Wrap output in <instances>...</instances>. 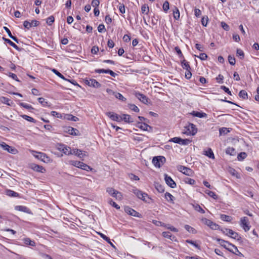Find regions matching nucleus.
<instances>
[{
    "instance_id": "f257e3e1",
    "label": "nucleus",
    "mask_w": 259,
    "mask_h": 259,
    "mask_svg": "<svg viewBox=\"0 0 259 259\" xmlns=\"http://www.w3.org/2000/svg\"><path fill=\"white\" fill-rule=\"evenodd\" d=\"M217 241L222 246L224 247L225 249L229 250L230 252H232L233 253L239 256H243V254L238 250L237 247L234 244L230 243L227 241H225L220 238H218Z\"/></svg>"
},
{
    "instance_id": "f03ea898",
    "label": "nucleus",
    "mask_w": 259,
    "mask_h": 259,
    "mask_svg": "<svg viewBox=\"0 0 259 259\" xmlns=\"http://www.w3.org/2000/svg\"><path fill=\"white\" fill-rule=\"evenodd\" d=\"M197 128L196 127L195 125L193 123H189L185 127V131L183 133L187 135L194 136L197 133Z\"/></svg>"
},
{
    "instance_id": "7ed1b4c3",
    "label": "nucleus",
    "mask_w": 259,
    "mask_h": 259,
    "mask_svg": "<svg viewBox=\"0 0 259 259\" xmlns=\"http://www.w3.org/2000/svg\"><path fill=\"white\" fill-rule=\"evenodd\" d=\"M70 163L76 167L86 171H91L92 170V168L91 166L81 161L72 160L70 161Z\"/></svg>"
},
{
    "instance_id": "20e7f679",
    "label": "nucleus",
    "mask_w": 259,
    "mask_h": 259,
    "mask_svg": "<svg viewBox=\"0 0 259 259\" xmlns=\"http://www.w3.org/2000/svg\"><path fill=\"white\" fill-rule=\"evenodd\" d=\"M32 153L35 157L45 162L50 161L49 157L44 153L32 151Z\"/></svg>"
},
{
    "instance_id": "39448f33",
    "label": "nucleus",
    "mask_w": 259,
    "mask_h": 259,
    "mask_svg": "<svg viewBox=\"0 0 259 259\" xmlns=\"http://www.w3.org/2000/svg\"><path fill=\"white\" fill-rule=\"evenodd\" d=\"M166 161L165 158L163 156H155L153 158L152 163L157 167H160Z\"/></svg>"
},
{
    "instance_id": "423d86ee",
    "label": "nucleus",
    "mask_w": 259,
    "mask_h": 259,
    "mask_svg": "<svg viewBox=\"0 0 259 259\" xmlns=\"http://www.w3.org/2000/svg\"><path fill=\"white\" fill-rule=\"evenodd\" d=\"M106 191L109 195L115 197L116 199L121 200L122 198L121 193L112 188H107Z\"/></svg>"
},
{
    "instance_id": "0eeeda50",
    "label": "nucleus",
    "mask_w": 259,
    "mask_h": 259,
    "mask_svg": "<svg viewBox=\"0 0 259 259\" xmlns=\"http://www.w3.org/2000/svg\"><path fill=\"white\" fill-rule=\"evenodd\" d=\"M133 192L141 200L147 202V200L146 199V197H148L149 199H150V198L148 197V195L147 193H144L141 190L138 189H134L133 190Z\"/></svg>"
},
{
    "instance_id": "6e6552de",
    "label": "nucleus",
    "mask_w": 259,
    "mask_h": 259,
    "mask_svg": "<svg viewBox=\"0 0 259 259\" xmlns=\"http://www.w3.org/2000/svg\"><path fill=\"white\" fill-rule=\"evenodd\" d=\"M203 223L209 226L212 230H218L220 229V227L217 224L213 223L211 220L206 218L203 219L202 220Z\"/></svg>"
},
{
    "instance_id": "1a4fd4ad",
    "label": "nucleus",
    "mask_w": 259,
    "mask_h": 259,
    "mask_svg": "<svg viewBox=\"0 0 259 259\" xmlns=\"http://www.w3.org/2000/svg\"><path fill=\"white\" fill-rule=\"evenodd\" d=\"M240 226L245 232L249 230L250 226L249 225L248 219L247 217H244L241 219Z\"/></svg>"
},
{
    "instance_id": "9d476101",
    "label": "nucleus",
    "mask_w": 259,
    "mask_h": 259,
    "mask_svg": "<svg viewBox=\"0 0 259 259\" xmlns=\"http://www.w3.org/2000/svg\"><path fill=\"white\" fill-rule=\"evenodd\" d=\"M84 82L88 85L95 88H99L101 87V84L95 79H85Z\"/></svg>"
},
{
    "instance_id": "9b49d317",
    "label": "nucleus",
    "mask_w": 259,
    "mask_h": 259,
    "mask_svg": "<svg viewBox=\"0 0 259 259\" xmlns=\"http://www.w3.org/2000/svg\"><path fill=\"white\" fill-rule=\"evenodd\" d=\"M106 115L113 121L117 122H120L122 121V117L113 112H106Z\"/></svg>"
},
{
    "instance_id": "f8f14e48",
    "label": "nucleus",
    "mask_w": 259,
    "mask_h": 259,
    "mask_svg": "<svg viewBox=\"0 0 259 259\" xmlns=\"http://www.w3.org/2000/svg\"><path fill=\"white\" fill-rule=\"evenodd\" d=\"M179 170L180 171L188 176H192L194 174V171L191 168L185 166L180 165L179 167Z\"/></svg>"
},
{
    "instance_id": "ddd939ff",
    "label": "nucleus",
    "mask_w": 259,
    "mask_h": 259,
    "mask_svg": "<svg viewBox=\"0 0 259 259\" xmlns=\"http://www.w3.org/2000/svg\"><path fill=\"white\" fill-rule=\"evenodd\" d=\"M0 146L4 150L12 154H15L17 150L12 147L7 145L6 143L2 142L0 143Z\"/></svg>"
},
{
    "instance_id": "4468645a",
    "label": "nucleus",
    "mask_w": 259,
    "mask_h": 259,
    "mask_svg": "<svg viewBox=\"0 0 259 259\" xmlns=\"http://www.w3.org/2000/svg\"><path fill=\"white\" fill-rule=\"evenodd\" d=\"M164 180L166 184L170 188H175L176 187L177 185L175 182L170 176H168L167 174L164 175Z\"/></svg>"
},
{
    "instance_id": "2eb2a0df",
    "label": "nucleus",
    "mask_w": 259,
    "mask_h": 259,
    "mask_svg": "<svg viewBox=\"0 0 259 259\" xmlns=\"http://www.w3.org/2000/svg\"><path fill=\"white\" fill-rule=\"evenodd\" d=\"M124 211L127 214H128L132 216H134V217H138V218H141V214L140 213H139L138 212L135 210L134 209L128 207V206H126L125 207Z\"/></svg>"
},
{
    "instance_id": "dca6fc26",
    "label": "nucleus",
    "mask_w": 259,
    "mask_h": 259,
    "mask_svg": "<svg viewBox=\"0 0 259 259\" xmlns=\"http://www.w3.org/2000/svg\"><path fill=\"white\" fill-rule=\"evenodd\" d=\"M87 152L83 151L81 150L80 149H73L71 150V155H75L79 157V158H82L84 156H87L86 154Z\"/></svg>"
},
{
    "instance_id": "f3484780",
    "label": "nucleus",
    "mask_w": 259,
    "mask_h": 259,
    "mask_svg": "<svg viewBox=\"0 0 259 259\" xmlns=\"http://www.w3.org/2000/svg\"><path fill=\"white\" fill-rule=\"evenodd\" d=\"M228 236L237 240L238 241L241 242L242 241V238L239 234L231 229H230V231H229Z\"/></svg>"
},
{
    "instance_id": "a211bd4d",
    "label": "nucleus",
    "mask_w": 259,
    "mask_h": 259,
    "mask_svg": "<svg viewBox=\"0 0 259 259\" xmlns=\"http://www.w3.org/2000/svg\"><path fill=\"white\" fill-rule=\"evenodd\" d=\"M136 97L142 103L147 104L148 103V98L144 94L140 93H136Z\"/></svg>"
},
{
    "instance_id": "6ab92c4d",
    "label": "nucleus",
    "mask_w": 259,
    "mask_h": 259,
    "mask_svg": "<svg viewBox=\"0 0 259 259\" xmlns=\"http://www.w3.org/2000/svg\"><path fill=\"white\" fill-rule=\"evenodd\" d=\"M162 235L163 237L168 238L172 241L178 242L176 237L169 232H163Z\"/></svg>"
},
{
    "instance_id": "aec40b11",
    "label": "nucleus",
    "mask_w": 259,
    "mask_h": 259,
    "mask_svg": "<svg viewBox=\"0 0 259 259\" xmlns=\"http://www.w3.org/2000/svg\"><path fill=\"white\" fill-rule=\"evenodd\" d=\"M65 131L69 134L73 136H77L79 133V131L77 129L70 126L66 127Z\"/></svg>"
},
{
    "instance_id": "412c9836",
    "label": "nucleus",
    "mask_w": 259,
    "mask_h": 259,
    "mask_svg": "<svg viewBox=\"0 0 259 259\" xmlns=\"http://www.w3.org/2000/svg\"><path fill=\"white\" fill-rule=\"evenodd\" d=\"M15 209L17 210L26 212L27 213H30L31 211L29 208L26 206L22 205H17L15 207Z\"/></svg>"
},
{
    "instance_id": "4be33fe9",
    "label": "nucleus",
    "mask_w": 259,
    "mask_h": 259,
    "mask_svg": "<svg viewBox=\"0 0 259 259\" xmlns=\"http://www.w3.org/2000/svg\"><path fill=\"white\" fill-rule=\"evenodd\" d=\"M31 168L33 170H34V171H37V172H40L43 173L46 171V170L44 167H42V166L37 165V164H33L32 165Z\"/></svg>"
},
{
    "instance_id": "5701e85b",
    "label": "nucleus",
    "mask_w": 259,
    "mask_h": 259,
    "mask_svg": "<svg viewBox=\"0 0 259 259\" xmlns=\"http://www.w3.org/2000/svg\"><path fill=\"white\" fill-rule=\"evenodd\" d=\"M122 120L126 123H132L134 121V119L128 114H123L122 115Z\"/></svg>"
},
{
    "instance_id": "b1692460",
    "label": "nucleus",
    "mask_w": 259,
    "mask_h": 259,
    "mask_svg": "<svg viewBox=\"0 0 259 259\" xmlns=\"http://www.w3.org/2000/svg\"><path fill=\"white\" fill-rule=\"evenodd\" d=\"M23 242L27 245H30L31 246H35V242L33 240H31L29 238H24L23 239Z\"/></svg>"
},
{
    "instance_id": "393cba45",
    "label": "nucleus",
    "mask_w": 259,
    "mask_h": 259,
    "mask_svg": "<svg viewBox=\"0 0 259 259\" xmlns=\"http://www.w3.org/2000/svg\"><path fill=\"white\" fill-rule=\"evenodd\" d=\"M3 40L4 41L9 44L11 46L13 47L14 48H15L17 51H20L21 49L19 48L15 43H14L13 41H12L10 39L8 38H6L5 37H3Z\"/></svg>"
},
{
    "instance_id": "a878e982",
    "label": "nucleus",
    "mask_w": 259,
    "mask_h": 259,
    "mask_svg": "<svg viewBox=\"0 0 259 259\" xmlns=\"http://www.w3.org/2000/svg\"><path fill=\"white\" fill-rule=\"evenodd\" d=\"M191 114L194 116L199 118H204L207 117V114L205 113L202 112L193 111Z\"/></svg>"
},
{
    "instance_id": "bb28decb",
    "label": "nucleus",
    "mask_w": 259,
    "mask_h": 259,
    "mask_svg": "<svg viewBox=\"0 0 259 259\" xmlns=\"http://www.w3.org/2000/svg\"><path fill=\"white\" fill-rule=\"evenodd\" d=\"M6 194L8 196L13 197H18L19 195V194L18 193L10 189L7 190L6 191Z\"/></svg>"
},
{
    "instance_id": "cd10ccee",
    "label": "nucleus",
    "mask_w": 259,
    "mask_h": 259,
    "mask_svg": "<svg viewBox=\"0 0 259 259\" xmlns=\"http://www.w3.org/2000/svg\"><path fill=\"white\" fill-rule=\"evenodd\" d=\"M138 124H141V125H137V127H138L139 128L143 131H148V128H149L150 129L152 128V127L147 123L139 122Z\"/></svg>"
},
{
    "instance_id": "c85d7f7f",
    "label": "nucleus",
    "mask_w": 259,
    "mask_h": 259,
    "mask_svg": "<svg viewBox=\"0 0 259 259\" xmlns=\"http://www.w3.org/2000/svg\"><path fill=\"white\" fill-rule=\"evenodd\" d=\"M174 18L178 20L180 18V12L177 7H174L172 10Z\"/></svg>"
},
{
    "instance_id": "c756f323",
    "label": "nucleus",
    "mask_w": 259,
    "mask_h": 259,
    "mask_svg": "<svg viewBox=\"0 0 259 259\" xmlns=\"http://www.w3.org/2000/svg\"><path fill=\"white\" fill-rule=\"evenodd\" d=\"M38 101L41 105L44 107H49L50 106V103L46 101L45 99L42 97H40L38 98Z\"/></svg>"
},
{
    "instance_id": "7c9ffc66",
    "label": "nucleus",
    "mask_w": 259,
    "mask_h": 259,
    "mask_svg": "<svg viewBox=\"0 0 259 259\" xmlns=\"http://www.w3.org/2000/svg\"><path fill=\"white\" fill-rule=\"evenodd\" d=\"M181 66L183 69H186V70H191V67L189 64V62L186 61L185 60H183L181 62Z\"/></svg>"
},
{
    "instance_id": "2f4dec72",
    "label": "nucleus",
    "mask_w": 259,
    "mask_h": 259,
    "mask_svg": "<svg viewBox=\"0 0 259 259\" xmlns=\"http://www.w3.org/2000/svg\"><path fill=\"white\" fill-rule=\"evenodd\" d=\"M205 155L211 159H214V155L213 152L211 148H208L207 151H205Z\"/></svg>"
},
{
    "instance_id": "473e14b6",
    "label": "nucleus",
    "mask_w": 259,
    "mask_h": 259,
    "mask_svg": "<svg viewBox=\"0 0 259 259\" xmlns=\"http://www.w3.org/2000/svg\"><path fill=\"white\" fill-rule=\"evenodd\" d=\"M183 181L186 184H188L191 185H194L196 183L194 179H192L188 177L185 178Z\"/></svg>"
},
{
    "instance_id": "72a5a7b5",
    "label": "nucleus",
    "mask_w": 259,
    "mask_h": 259,
    "mask_svg": "<svg viewBox=\"0 0 259 259\" xmlns=\"http://www.w3.org/2000/svg\"><path fill=\"white\" fill-rule=\"evenodd\" d=\"M239 96L240 98L245 100L248 98V95L245 90H241L239 93Z\"/></svg>"
},
{
    "instance_id": "f704fd0d",
    "label": "nucleus",
    "mask_w": 259,
    "mask_h": 259,
    "mask_svg": "<svg viewBox=\"0 0 259 259\" xmlns=\"http://www.w3.org/2000/svg\"><path fill=\"white\" fill-rule=\"evenodd\" d=\"M21 117H22L23 119L30 122H33V123H35L36 122V120L32 117H30L27 115H25V114H23V115H20Z\"/></svg>"
},
{
    "instance_id": "c9c22d12",
    "label": "nucleus",
    "mask_w": 259,
    "mask_h": 259,
    "mask_svg": "<svg viewBox=\"0 0 259 259\" xmlns=\"http://www.w3.org/2000/svg\"><path fill=\"white\" fill-rule=\"evenodd\" d=\"M165 198L168 202H173L174 197L169 193H165Z\"/></svg>"
},
{
    "instance_id": "e433bc0d",
    "label": "nucleus",
    "mask_w": 259,
    "mask_h": 259,
    "mask_svg": "<svg viewBox=\"0 0 259 259\" xmlns=\"http://www.w3.org/2000/svg\"><path fill=\"white\" fill-rule=\"evenodd\" d=\"M221 219L222 220L228 222H230L232 220V217L229 215H227L224 214H222L221 215Z\"/></svg>"
},
{
    "instance_id": "4c0bfd02",
    "label": "nucleus",
    "mask_w": 259,
    "mask_h": 259,
    "mask_svg": "<svg viewBox=\"0 0 259 259\" xmlns=\"http://www.w3.org/2000/svg\"><path fill=\"white\" fill-rule=\"evenodd\" d=\"M205 193L206 194H207L209 196H210V197L213 198L214 199H216L218 198V196L216 195V194L214 192H212V191H211L208 190H206L205 191Z\"/></svg>"
},
{
    "instance_id": "58836bf2",
    "label": "nucleus",
    "mask_w": 259,
    "mask_h": 259,
    "mask_svg": "<svg viewBox=\"0 0 259 259\" xmlns=\"http://www.w3.org/2000/svg\"><path fill=\"white\" fill-rule=\"evenodd\" d=\"M226 153L230 155H234L235 154V149L233 147H228L226 150Z\"/></svg>"
},
{
    "instance_id": "ea45409f",
    "label": "nucleus",
    "mask_w": 259,
    "mask_h": 259,
    "mask_svg": "<svg viewBox=\"0 0 259 259\" xmlns=\"http://www.w3.org/2000/svg\"><path fill=\"white\" fill-rule=\"evenodd\" d=\"M64 148V149H63V153L66 155H71V148L69 146H65V147H63Z\"/></svg>"
},
{
    "instance_id": "a19ab883",
    "label": "nucleus",
    "mask_w": 259,
    "mask_h": 259,
    "mask_svg": "<svg viewBox=\"0 0 259 259\" xmlns=\"http://www.w3.org/2000/svg\"><path fill=\"white\" fill-rule=\"evenodd\" d=\"M155 187L157 191H158L160 193H162L164 191V186H163L162 185H160L159 183H156L155 185Z\"/></svg>"
},
{
    "instance_id": "79ce46f5",
    "label": "nucleus",
    "mask_w": 259,
    "mask_h": 259,
    "mask_svg": "<svg viewBox=\"0 0 259 259\" xmlns=\"http://www.w3.org/2000/svg\"><path fill=\"white\" fill-rule=\"evenodd\" d=\"M19 105L21 107H23L26 109L29 110L34 109V108L32 107L31 105H30L27 104L25 103L21 102L19 104Z\"/></svg>"
},
{
    "instance_id": "37998d69",
    "label": "nucleus",
    "mask_w": 259,
    "mask_h": 259,
    "mask_svg": "<svg viewBox=\"0 0 259 259\" xmlns=\"http://www.w3.org/2000/svg\"><path fill=\"white\" fill-rule=\"evenodd\" d=\"M247 157V154L245 152H241L238 154L237 156V159L239 161H242L244 160Z\"/></svg>"
},
{
    "instance_id": "c03bdc74",
    "label": "nucleus",
    "mask_w": 259,
    "mask_h": 259,
    "mask_svg": "<svg viewBox=\"0 0 259 259\" xmlns=\"http://www.w3.org/2000/svg\"><path fill=\"white\" fill-rule=\"evenodd\" d=\"M149 9V7L146 5H143L141 7V12L142 14H148Z\"/></svg>"
},
{
    "instance_id": "a18cd8bd",
    "label": "nucleus",
    "mask_w": 259,
    "mask_h": 259,
    "mask_svg": "<svg viewBox=\"0 0 259 259\" xmlns=\"http://www.w3.org/2000/svg\"><path fill=\"white\" fill-rule=\"evenodd\" d=\"M52 71L53 73H54L57 76L59 77L60 78H62V79L64 80H67V78H66L64 75H63L60 72H59L58 70H57L56 69H53Z\"/></svg>"
},
{
    "instance_id": "49530a36",
    "label": "nucleus",
    "mask_w": 259,
    "mask_h": 259,
    "mask_svg": "<svg viewBox=\"0 0 259 259\" xmlns=\"http://www.w3.org/2000/svg\"><path fill=\"white\" fill-rule=\"evenodd\" d=\"M119 12L121 14H124L125 12V6L123 4L119 3L117 6Z\"/></svg>"
},
{
    "instance_id": "de8ad7c7",
    "label": "nucleus",
    "mask_w": 259,
    "mask_h": 259,
    "mask_svg": "<svg viewBox=\"0 0 259 259\" xmlns=\"http://www.w3.org/2000/svg\"><path fill=\"white\" fill-rule=\"evenodd\" d=\"M184 227H185V229L189 232H190V233H192L193 234H195L196 233V230L188 225H186Z\"/></svg>"
},
{
    "instance_id": "09e8293b",
    "label": "nucleus",
    "mask_w": 259,
    "mask_h": 259,
    "mask_svg": "<svg viewBox=\"0 0 259 259\" xmlns=\"http://www.w3.org/2000/svg\"><path fill=\"white\" fill-rule=\"evenodd\" d=\"M128 106L131 110H132L135 112H139L140 111L139 108L135 104H128Z\"/></svg>"
},
{
    "instance_id": "8fccbe9b",
    "label": "nucleus",
    "mask_w": 259,
    "mask_h": 259,
    "mask_svg": "<svg viewBox=\"0 0 259 259\" xmlns=\"http://www.w3.org/2000/svg\"><path fill=\"white\" fill-rule=\"evenodd\" d=\"M55 18L53 16H50L47 19V23L48 25L51 26L52 24L54 22Z\"/></svg>"
},
{
    "instance_id": "3c124183",
    "label": "nucleus",
    "mask_w": 259,
    "mask_h": 259,
    "mask_svg": "<svg viewBox=\"0 0 259 259\" xmlns=\"http://www.w3.org/2000/svg\"><path fill=\"white\" fill-rule=\"evenodd\" d=\"M114 94L115 97L118 99L120 100H121L122 101H125L126 100V98H124L122 94H121L119 93H113Z\"/></svg>"
},
{
    "instance_id": "603ef678",
    "label": "nucleus",
    "mask_w": 259,
    "mask_h": 259,
    "mask_svg": "<svg viewBox=\"0 0 259 259\" xmlns=\"http://www.w3.org/2000/svg\"><path fill=\"white\" fill-rule=\"evenodd\" d=\"M193 206H194V208L195 210H196L201 213H205V211L202 209V208L199 204L194 205Z\"/></svg>"
},
{
    "instance_id": "864d4df0",
    "label": "nucleus",
    "mask_w": 259,
    "mask_h": 259,
    "mask_svg": "<svg viewBox=\"0 0 259 259\" xmlns=\"http://www.w3.org/2000/svg\"><path fill=\"white\" fill-rule=\"evenodd\" d=\"M191 142V140H190L189 139H183L181 138L180 144L181 145H188Z\"/></svg>"
},
{
    "instance_id": "5fc2aeb1",
    "label": "nucleus",
    "mask_w": 259,
    "mask_h": 259,
    "mask_svg": "<svg viewBox=\"0 0 259 259\" xmlns=\"http://www.w3.org/2000/svg\"><path fill=\"white\" fill-rule=\"evenodd\" d=\"M236 55L237 56L240 57V59H243L244 57V53L243 51L240 49H238L237 50Z\"/></svg>"
},
{
    "instance_id": "6e6d98bb",
    "label": "nucleus",
    "mask_w": 259,
    "mask_h": 259,
    "mask_svg": "<svg viewBox=\"0 0 259 259\" xmlns=\"http://www.w3.org/2000/svg\"><path fill=\"white\" fill-rule=\"evenodd\" d=\"M230 131L227 127H222L219 130L220 135H226Z\"/></svg>"
},
{
    "instance_id": "4d7b16f0",
    "label": "nucleus",
    "mask_w": 259,
    "mask_h": 259,
    "mask_svg": "<svg viewBox=\"0 0 259 259\" xmlns=\"http://www.w3.org/2000/svg\"><path fill=\"white\" fill-rule=\"evenodd\" d=\"M186 243H189V244L193 245L194 246H195L196 248H197L198 249H200V246L198 244L196 243L194 241H193L191 240H188V239L186 240Z\"/></svg>"
},
{
    "instance_id": "13d9d810",
    "label": "nucleus",
    "mask_w": 259,
    "mask_h": 259,
    "mask_svg": "<svg viewBox=\"0 0 259 259\" xmlns=\"http://www.w3.org/2000/svg\"><path fill=\"white\" fill-rule=\"evenodd\" d=\"M228 61L229 63L232 65H234L235 64V58L234 56H232L231 55H229L228 56Z\"/></svg>"
},
{
    "instance_id": "bf43d9fd",
    "label": "nucleus",
    "mask_w": 259,
    "mask_h": 259,
    "mask_svg": "<svg viewBox=\"0 0 259 259\" xmlns=\"http://www.w3.org/2000/svg\"><path fill=\"white\" fill-rule=\"evenodd\" d=\"M181 138L180 137H174V138H171L169 140V142H174L175 143H177V144H180V142H181Z\"/></svg>"
},
{
    "instance_id": "052dcab7",
    "label": "nucleus",
    "mask_w": 259,
    "mask_h": 259,
    "mask_svg": "<svg viewBox=\"0 0 259 259\" xmlns=\"http://www.w3.org/2000/svg\"><path fill=\"white\" fill-rule=\"evenodd\" d=\"M109 204L112 205L113 207L116 208L117 209H120V206L116 204L115 202H114L111 199H110L108 201Z\"/></svg>"
},
{
    "instance_id": "680f3d73",
    "label": "nucleus",
    "mask_w": 259,
    "mask_h": 259,
    "mask_svg": "<svg viewBox=\"0 0 259 259\" xmlns=\"http://www.w3.org/2000/svg\"><path fill=\"white\" fill-rule=\"evenodd\" d=\"M163 10L164 12H166L169 9V3L165 1L163 5Z\"/></svg>"
},
{
    "instance_id": "e2e57ef3",
    "label": "nucleus",
    "mask_w": 259,
    "mask_h": 259,
    "mask_svg": "<svg viewBox=\"0 0 259 259\" xmlns=\"http://www.w3.org/2000/svg\"><path fill=\"white\" fill-rule=\"evenodd\" d=\"M196 57L199 58L201 60H205L208 57L207 55L203 53H200L199 56H195Z\"/></svg>"
},
{
    "instance_id": "0e129e2a",
    "label": "nucleus",
    "mask_w": 259,
    "mask_h": 259,
    "mask_svg": "<svg viewBox=\"0 0 259 259\" xmlns=\"http://www.w3.org/2000/svg\"><path fill=\"white\" fill-rule=\"evenodd\" d=\"M98 30L100 33L105 32L106 29L104 25L102 24H100L98 27Z\"/></svg>"
},
{
    "instance_id": "69168bd1",
    "label": "nucleus",
    "mask_w": 259,
    "mask_h": 259,
    "mask_svg": "<svg viewBox=\"0 0 259 259\" xmlns=\"http://www.w3.org/2000/svg\"><path fill=\"white\" fill-rule=\"evenodd\" d=\"M9 76L11 77L12 78H13V79L16 80L17 81H18V82H20V81L19 80L18 78L17 77V76L16 75V74L13 73H12V72H10L9 73Z\"/></svg>"
},
{
    "instance_id": "338daca9",
    "label": "nucleus",
    "mask_w": 259,
    "mask_h": 259,
    "mask_svg": "<svg viewBox=\"0 0 259 259\" xmlns=\"http://www.w3.org/2000/svg\"><path fill=\"white\" fill-rule=\"evenodd\" d=\"M23 26H24V27L25 28H26L27 29H29L31 27V25L30 24V22H29L27 20H26V21H24V22H23Z\"/></svg>"
},
{
    "instance_id": "774afa93",
    "label": "nucleus",
    "mask_w": 259,
    "mask_h": 259,
    "mask_svg": "<svg viewBox=\"0 0 259 259\" xmlns=\"http://www.w3.org/2000/svg\"><path fill=\"white\" fill-rule=\"evenodd\" d=\"M91 4L93 7L98 8L100 4V1L99 0H93Z\"/></svg>"
}]
</instances>
